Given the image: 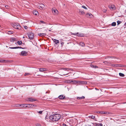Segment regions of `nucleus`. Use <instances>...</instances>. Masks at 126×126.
<instances>
[{
  "instance_id": "obj_1",
  "label": "nucleus",
  "mask_w": 126,
  "mask_h": 126,
  "mask_svg": "<svg viewBox=\"0 0 126 126\" xmlns=\"http://www.w3.org/2000/svg\"><path fill=\"white\" fill-rule=\"evenodd\" d=\"M61 116L60 114H55L51 115L49 117V119L53 121H58L61 118Z\"/></svg>"
},
{
  "instance_id": "obj_2",
  "label": "nucleus",
  "mask_w": 126,
  "mask_h": 126,
  "mask_svg": "<svg viewBox=\"0 0 126 126\" xmlns=\"http://www.w3.org/2000/svg\"><path fill=\"white\" fill-rule=\"evenodd\" d=\"M12 26L14 28L19 30H20L21 29V27L18 23H14L12 25Z\"/></svg>"
},
{
  "instance_id": "obj_3",
  "label": "nucleus",
  "mask_w": 126,
  "mask_h": 126,
  "mask_svg": "<svg viewBox=\"0 0 126 126\" xmlns=\"http://www.w3.org/2000/svg\"><path fill=\"white\" fill-rule=\"evenodd\" d=\"M28 37L30 39H33L34 38V33L32 32H29L27 34Z\"/></svg>"
},
{
  "instance_id": "obj_4",
  "label": "nucleus",
  "mask_w": 126,
  "mask_h": 126,
  "mask_svg": "<svg viewBox=\"0 0 126 126\" xmlns=\"http://www.w3.org/2000/svg\"><path fill=\"white\" fill-rule=\"evenodd\" d=\"M26 101L27 102H33L36 100L32 97H30L26 98L25 99Z\"/></svg>"
},
{
  "instance_id": "obj_5",
  "label": "nucleus",
  "mask_w": 126,
  "mask_h": 126,
  "mask_svg": "<svg viewBox=\"0 0 126 126\" xmlns=\"http://www.w3.org/2000/svg\"><path fill=\"white\" fill-rule=\"evenodd\" d=\"M27 52L25 51H22L21 52V53L20 54V55L22 56H26L27 55Z\"/></svg>"
},
{
  "instance_id": "obj_6",
  "label": "nucleus",
  "mask_w": 126,
  "mask_h": 126,
  "mask_svg": "<svg viewBox=\"0 0 126 126\" xmlns=\"http://www.w3.org/2000/svg\"><path fill=\"white\" fill-rule=\"evenodd\" d=\"M74 35H76L77 36L79 37H83L84 36V35L82 33L77 32L76 34L73 33L72 34Z\"/></svg>"
},
{
  "instance_id": "obj_7",
  "label": "nucleus",
  "mask_w": 126,
  "mask_h": 126,
  "mask_svg": "<svg viewBox=\"0 0 126 126\" xmlns=\"http://www.w3.org/2000/svg\"><path fill=\"white\" fill-rule=\"evenodd\" d=\"M109 7L110 9H111V10L115 9V5H110L109 6Z\"/></svg>"
},
{
  "instance_id": "obj_8",
  "label": "nucleus",
  "mask_w": 126,
  "mask_h": 126,
  "mask_svg": "<svg viewBox=\"0 0 126 126\" xmlns=\"http://www.w3.org/2000/svg\"><path fill=\"white\" fill-rule=\"evenodd\" d=\"M45 6L42 3L40 4L38 7L40 8V9H42L44 8Z\"/></svg>"
},
{
  "instance_id": "obj_9",
  "label": "nucleus",
  "mask_w": 126,
  "mask_h": 126,
  "mask_svg": "<svg viewBox=\"0 0 126 126\" xmlns=\"http://www.w3.org/2000/svg\"><path fill=\"white\" fill-rule=\"evenodd\" d=\"M9 48L10 49H17V48H21L22 49H24L25 48H23L20 47H9Z\"/></svg>"
},
{
  "instance_id": "obj_10",
  "label": "nucleus",
  "mask_w": 126,
  "mask_h": 126,
  "mask_svg": "<svg viewBox=\"0 0 126 126\" xmlns=\"http://www.w3.org/2000/svg\"><path fill=\"white\" fill-rule=\"evenodd\" d=\"M52 40H53V42L55 43V44L58 45L59 43L60 42L59 40L55 39H52Z\"/></svg>"
},
{
  "instance_id": "obj_11",
  "label": "nucleus",
  "mask_w": 126,
  "mask_h": 126,
  "mask_svg": "<svg viewBox=\"0 0 126 126\" xmlns=\"http://www.w3.org/2000/svg\"><path fill=\"white\" fill-rule=\"evenodd\" d=\"M88 117L90 118L93 119L95 121H96V118H95V116L93 115L90 116H89Z\"/></svg>"
},
{
  "instance_id": "obj_12",
  "label": "nucleus",
  "mask_w": 126,
  "mask_h": 126,
  "mask_svg": "<svg viewBox=\"0 0 126 126\" xmlns=\"http://www.w3.org/2000/svg\"><path fill=\"white\" fill-rule=\"evenodd\" d=\"M52 11L53 13L55 14H57L58 13V11L56 9L52 8Z\"/></svg>"
},
{
  "instance_id": "obj_13",
  "label": "nucleus",
  "mask_w": 126,
  "mask_h": 126,
  "mask_svg": "<svg viewBox=\"0 0 126 126\" xmlns=\"http://www.w3.org/2000/svg\"><path fill=\"white\" fill-rule=\"evenodd\" d=\"M58 97L60 99H64L65 97L64 95H60Z\"/></svg>"
},
{
  "instance_id": "obj_14",
  "label": "nucleus",
  "mask_w": 126,
  "mask_h": 126,
  "mask_svg": "<svg viewBox=\"0 0 126 126\" xmlns=\"http://www.w3.org/2000/svg\"><path fill=\"white\" fill-rule=\"evenodd\" d=\"M38 35L40 37H43V36H45V35H46V33H38Z\"/></svg>"
},
{
  "instance_id": "obj_15",
  "label": "nucleus",
  "mask_w": 126,
  "mask_h": 126,
  "mask_svg": "<svg viewBox=\"0 0 126 126\" xmlns=\"http://www.w3.org/2000/svg\"><path fill=\"white\" fill-rule=\"evenodd\" d=\"M87 82L85 81H81L80 82V85H82L85 84H87Z\"/></svg>"
},
{
  "instance_id": "obj_16",
  "label": "nucleus",
  "mask_w": 126,
  "mask_h": 126,
  "mask_svg": "<svg viewBox=\"0 0 126 126\" xmlns=\"http://www.w3.org/2000/svg\"><path fill=\"white\" fill-rule=\"evenodd\" d=\"M47 70V69L44 68H41L39 69V71L40 72H43Z\"/></svg>"
},
{
  "instance_id": "obj_17",
  "label": "nucleus",
  "mask_w": 126,
  "mask_h": 126,
  "mask_svg": "<svg viewBox=\"0 0 126 126\" xmlns=\"http://www.w3.org/2000/svg\"><path fill=\"white\" fill-rule=\"evenodd\" d=\"M16 38H11L10 39V41L11 42H13L16 40Z\"/></svg>"
},
{
  "instance_id": "obj_18",
  "label": "nucleus",
  "mask_w": 126,
  "mask_h": 126,
  "mask_svg": "<svg viewBox=\"0 0 126 126\" xmlns=\"http://www.w3.org/2000/svg\"><path fill=\"white\" fill-rule=\"evenodd\" d=\"M79 13H80L82 15H83L85 14L84 11L82 10L81 9H79Z\"/></svg>"
},
{
  "instance_id": "obj_19",
  "label": "nucleus",
  "mask_w": 126,
  "mask_h": 126,
  "mask_svg": "<svg viewBox=\"0 0 126 126\" xmlns=\"http://www.w3.org/2000/svg\"><path fill=\"white\" fill-rule=\"evenodd\" d=\"M85 98V97L83 96H82L81 97H77V98L79 100H80L81 99H84Z\"/></svg>"
},
{
  "instance_id": "obj_20",
  "label": "nucleus",
  "mask_w": 126,
  "mask_h": 126,
  "mask_svg": "<svg viewBox=\"0 0 126 126\" xmlns=\"http://www.w3.org/2000/svg\"><path fill=\"white\" fill-rule=\"evenodd\" d=\"M79 45L80 46L82 47H84L85 46L84 44L82 42H81L80 43Z\"/></svg>"
},
{
  "instance_id": "obj_21",
  "label": "nucleus",
  "mask_w": 126,
  "mask_h": 126,
  "mask_svg": "<svg viewBox=\"0 0 126 126\" xmlns=\"http://www.w3.org/2000/svg\"><path fill=\"white\" fill-rule=\"evenodd\" d=\"M33 14L36 15L38 13V12L37 11H34L33 12Z\"/></svg>"
},
{
  "instance_id": "obj_22",
  "label": "nucleus",
  "mask_w": 126,
  "mask_h": 126,
  "mask_svg": "<svg viewBox=\"0 0 126 126\" xmlns=\"http://www.w3.org/2000/svg\"><path fill=\"white\" fill-rule=\"evenodd\" d=\"M103 112H104V111H96L95 113H98L102 114H103Z\"/></svg>"
},
{
  "instance_id": "obj_23",
  "label": "nucleus",
  "mask_w": 126,
  "mask_h": 126,
  "mask_svg": "<svg viewBox=\"0 0 126 126\" xmlns=\"http://www.w3.org/2000/svg\"><path fill=\"white\" fill-rule=\"evenodd\" d=\"M110 112H106V111H104L103 112V114H110Z\"/></svg>"
},
{
  "instance_id": "obj_24",
  "label": "nucleus",
  "mask_w": 126,
  "mask_h": 126,
  "mask_svg": "<svg viewBox=\"0 0 126 126\" xmlns=\"http://www.w3.org/2000/svg\"><path fill=\"white\" fill-rule=\"evenodd\" d=\"M91 15H92V14H91L88 13L86 15V16L87 17H90V16Z\"/></svg>"
},
{
  "instance_id": "obj_25",
  "label": "nucleus",
  "mask_w": 126,
  "mask_h": 126,
  "mask_svg": "<svg viewBox=\"0 0 126 126\" xmlns=\"http://www.w3.org/2000/svg\"><path fill=\"white\" fill-rule=\"evenodd\" d=\"M119 76L121 77H123L124 76V75L122 73H120L119 74Z\"/></svg>"
},
{
  "instance_id": "obj_26",
  "label": "nucleus",
  "mask_w": 126,
  "mask_h": 126,
  "mask_svg": "<svg viewBox=\"0 0 126 126\" xmlns=\"http://www.w3.org/2000/svg\"><path fill=\"white\" fill-rule=\"evenodd\" d=\"M31 107L33 108V107H37V106L36 105L31 104Z\"/></svg>"
},
{
  "instance_id": "obj_27",
  "label": "nucleus",
  "mask_w": 126,
  "mask_h": 126,
  "mask_svg": "<svg viewBox=\"0 0 126 126\" xmlns=\"http://www.w3.org/2000/svg\"><path fill=\"white\" fill-rule=\"evenodd\" d=\"M91 67H93V68H98V67L96 65H91Z\"/></svg>"
},
{
  "instance_id": "obj_28",
  "label": "nucleus",
  "mask_w": 126,
  "mask_h": 126,
  "mask_svg": "<svg viewBox=\"0 0 126 126\" xmlns=\"http://www.w3.org/2000/svg\"><path fill=\"white\" fill-rule=\"evenodd\" d=\"M116 25V23L115 22H114L112 23L111 24V25L112 26H115Z\"/></svg>"
},
{
  "instance_id": "obj_29",
  "label": "nucleus",
  "mask_w": 126,
  "mask_h": 126,
  "mask_svg": "<svg viewBox=\"0 0 126 126\" xmlns=\"http://www.w3.org/2000/svg\"><path fill=\"white\" fill-rule=\"evenodd\" d=\"M17 43L18 45H20L22 44V42L21 41H18L17 42Z\"/></svg>"
},
{
  "instance_id": "obj_30",
  "label": "nucleus",
  "mask_w": 126,
  "mask_h": 126,
  "mask_svg": "<svg viewBox=\"0 0 126 126\" xmlns=\"http://www.w3.org/2000/svg\"><path fill=\"white\" fill-rule=\"evenodd\" d=\"M71 82H72V83L74 84H77V82L76 81V80H71Z\"/></svg>"
},
{
  "instance_id": "obj_31",
  "label": "nucleus",
  "mask_w": 126,
  "mask_h": 126,
  "mask_svg": "<svg viewBox=\"0 0 126 126\" xmlns=\"http://www.w3.org/2000/svg\"><path fill=\"white\" fill-rule=\"evenodd\" d=\"M117 25H118L119 24H120V23H121L122 22L121 21H119V20H118L117 21Z\"/></svg>"
},
{
  "instance_id": "obj_32",
  "label": "nucleus",
  "mask_w": 126,
  "mask_h": 126,
  "mask_svg": "<svg viewBox=\"0 0 126 126\" xmlns=\"http://www.w3.org/2000/svg\"><path fill=\"white\" fill-rule=\"evenodd\" d=\"M19 106L21 108L23 107H24V105H23V104H20L19 105Z\"/></svg>"
},
{
  "instance_id": "obj_33",
  "label": "nucleus",
  "mask_w": 126,
  "mask_h": 126,
  "mask_svg": "<svg viewBox=\"0 0 126 126\" xmlns=\"http://www.w3.org/2000/svg\"><path fill=\"white\" fill-rule=\"evenodd\" d=\"M27 107L31 108V104H27Z\"/></svg>"
},
{
  "instance_id": "obj_34",
  "label": "nucleus",
  "mask_w": 126,
  "mask_h": 126,
  "mask_svg": "<svg viewBox=\"0 0 126 126\" xmlns=\"http://www.w3.org/2000/svg\"><path fill=\"white\" fill-rule=\"evenodd\" d=\"M121 65L120 64H115V66L116 67H122L121 66Z\"/></svg>"
},
{
  "instance_id": "obj_35",
  "label": "nucleus",
  "mask_w": 126,
  "mask_h": 126,
  "mask_svg": "<svg viewBox=\"0 0 126 126\" xmlns=\"http://www.w3.org/2000/svg\"><path fill=\"white\" fill-rule=\"evenodd\" d=\"M71 80H67L66 81V82L67 83H70L71 82Z\"/></svg>"
},
{
  "instance_id": "obj_36",
  "label": "nucleus",
  "mask_w": 126,
  "mask_h": 126,
  "mask_svg": "<svg viewBox=\"0 0 126 126\" xmlns=\"http://www.w3.org/2000/svg\"><path fill=\"white\" fill-rule=\"evenodd\" d=\"M97 124H98L99 125V126H103L102 124L101 123Z\"/></svg>"
},
{
  "instance_id": "obj_37",
  "label": "nucleus",
  "mask_w": 126,
  "mask_h": 126,
  "mask_svg": "<svg viewBox=\"0 0 126 126\" xmlns=\"http://www.w3.org/2000/svg\"><path fill=\"white\" fill-rule=\"evenodd\" d=\"M82 7L83 8H84V9H87V8L85 6H84L83 5V6H82Z\"/></svg>"
},
{
  "instance_id": "obj_38",
  "label": "nucleus",
  "mask_w": 126,
  "mask_h": 126,
  "mask_svg": "<svg viewBox=\"0 0 126 126\" xmlns=\"http://www.w3.org/2000/svg\"><path fill=\"white\" fill-rule=\"evenodd\" d=\"M81 81H76L77 82V83L78 84H79V85H80V82Z\"/></svg>"
},
{
  "instance_id": "obj_39",
  "label": "nucleus",
  "mask_w": 126,
  "mask_h": 126,
  "mask_svg": "<svg viewBox=\"0 0 126 126\" xmlns=\"http://www.w3.org/2000/svg\"><path fill=\"white\" fill-rule=\"evenodd\" d=\"M12 31H9L8 32V33L9 34H11L12 33Z\"/></svg>"
},
{
  "instance_id": "obj_40",
  "label": "nucleus",
  "mask_w": 126,
  "mask_h": 126,
  "mask_svg": "<svg viewBox=\"0 0 126 126\" xmlns=\"http://www.w3.org/2000/svg\"><path fill=\"white\" fill-rule=\"evenodd\" d=\"M109 58H115L113 56H109V57H108Z\"/></svg>"
},
{
  "instance_id": "obj_41",
  "label": "nucleus",
  "mask_w": 126,
  "mask_h": 126,
  "mask_svg": "<svg viewBox=\"0 0 126 126\" xmlns=\"http://www.w3.org/2000/svg\"><path fill=\"white\" fill-rule=\"evenodd\" d=\"M69 69L67 68H63V69L65 71L67 70L68 69Z\"/></svg>"
},
{
  "instance_id": "obj_42",
  "label": "nucleus",
  "mask_w": 126,
  "mask_h": 126,
  "mask_svg": "<svg viewBox=\"0 0 126 126\" xmlns=\"http://www.w3.org/2000/svg\"><path fill=\"white\" fill-rule=\"evenodd\" d=\"M23 105H24V107H24V108L27 107V104H23Z\"/></svg>"
},
{
  "instance_id": "obj_43",
  "label": "nucleus",
  "mask_w": 126,
  "mask_h": 126,
  "mask_svg": "<svg viewBox=\"0 0 126 126\" xmlns=\"http://www.w3.org/2000/svg\"><path fill=\"white\" fill-rule=\"evenodd\" d=\"M42 112L43 111H39L38 112V113L39 114H41L42 113Z\"/></svg>"
},
{
  "instance_id": "obj_44",
  "label": "nucleus",
  "mask_w": 126,
  "mask_h": 126,
  "mask_svg": "<svg viewBox=\"0 0 126 126\" xmlns=\"http://www.w3.org/2000/svg\"><path fill=\"white\" fill-rule=\"evenodd\" d=\"M36 126H41V125L39 124H37L36 125Z\"/></svg>"
},
{
  "instance_id": "obj_45",
  "label": "nucleus",
  "mask_w": 126,
  "mask_h": 126,
  "mask_svg": "<svg viewBox=\"0 0 126 126\" xmlns=\"http://www.w3.org/2000/svg\"><path fill=\"white\" fill-rule=\"evenodd\" d=\"M29 74H30L29 73H25L24 75L25 76H26V75H29Z\"/></svg>"
},
{
  "instance_id": "obj_46",
  "label": "nucleus",
  "mask_w": 126,
  "mask_h": 126,
  "mask_svg": "<svg viewBox=\"0 0 126 126\" xmlns=\"http://www.w3.org/2000/svg\"><path fill=\"white\" fill-rule=\"evenodd\" d=\"M111 66L113 67L115 66V64H111Z\"/></svg>"
},
{
  "instance_id": "obj_47",
  "label": "nucleus",
  "mask_w": 126,
  "mask_h": 126,
  "mask_svg": "<svg viewBox=\"0 0 126 126\" xmlns=\"http://www.w3.org/2000/svg\"><path fill=\"white\" fill-rule=\"evenodd\" d=\"M103 11L105 13L106 12L107 10L106 9H104L103 10Z\"/></svg>"
},
{
  "instance_id": "obj_48",
  "label": "nucleus",
  "mask_w": 126,
  "mask_h": 126,
  "mask_svg": "<svg viewBox=\"0 0 126 126\" xmlns=\"http://www.w3.org/2000/svg\"><path fill=\"white\" fill-rule=\"evenodd\" d=\"M62 126H68L67 125H66L65 124H63L62 125Z\"/></svg>"
},
{
  "instance_id": "obj_49",
  "label": "nucleus",
  "mask_w": 126,
  "mask_h": 126,
  "mask_svg": "<svg viewBox=\"0 0 126 126\" xmlns=\"http://www.w3.org/2000/svg\"><path fill=\"white\" fill-rule=\"evenodd\" d=\"M60 42H61V45L63 46V44H64V43L62 42H61V41Z\"/></svg>"
},
{
  "instance_id": "obj_50",
  "label": "nucleus",
  "mask_w": 126,
  "mask_h": 126,
  "mask_svg": "<svg viewBox=\"0 0 126 126\" xmlns=\"http://www.w3.org/2000/svg\"><path fill=\"white\" fill-rule=\"evenodd\" d=\"M40 22H41V23H45V22L43 21H40Z\"/></svg>"
},
{
  "instance_id": "obj_51",
  "label": "nucleus",
  "mask_w": 126,
  "mask_h": 126,
  "mask_svg": "<svg viewBox=\"0 0 126 126\" xmlns=\"http://www.w3.org/2000/svg\"><path fill=\"white\" fill-rule=\"evenodd\" d=\"M5 61V60H3L2 61H0V62H2V63H4V62Z\"/></svg>"
},
{
  "instance_id": "obj_52",
  "label": "nucleus",
  "mask_w": 126,
  "mask_h": 126,
  "mask_svg": "<svg viewBox=\"0 0 126 126\" xmlns=\"http://www.w3.org/2000/svg\"><path fill=\"white\" fill-rule=\"evenodd\" d=\"M24 28L25 29H27V26H24Z\"/></svg>"
},
{
  "instance_id": "obj_53",
  "label": "nucleus",
  "mask_w": 126,
  "mask_h": 126,
  "mask_svg": "<svg viewBox=\"0 0 126 126\" xmlns=\"http://www.w3.org/2000/svg\"><path fill=\"white\" fill-rule=\"evenodd\" d=\"M48 115H46V119H48Z\"/></svg>"
},
{
  "instance_id": "obj_54",
  "label": "nucleus",
  "mask_w": 126,
  "mask_h": 126,
  "mask_svg": "<svg viewBox=\"0 0 126 126\" xmlns=\"http://www.w3.org/2000/svg\"><path fill=\"white\" fill-rule=\"evenodd\" d=\"M49 93H50V92H47L46 93V94H49Z\"/></svg>"
},
{
  "instance_id": "obj_55",
  "label": "nucleus",
  "mask_w": 126,
  "mask_h": 126,
  "mask_svg": "<svg viewBox=\"0 0 126 126\" xmlns=\"http://www.w3.org/2000/svg\"><path fill=\"white\" fill-rule=\"evenodd\" d=\"M19 105H17L16 106V107H20V106H19Z\"/></svg>"
},
{
  "instance_id": "obj_56",
  "label": "nucleus",
  "mask_w": 126,
  "mask_h": 126,
  "mask_svg": "<svg viewBox=\"0 0 126 126\" xmlns=\"http://www.w3.org/2000/svg\"><path fill=\"white\" fill-rule=\"evenodd\" d=\"M109 57V56H107V57H106V58H105V59H108V58H109V57Z\"/></svg>"
},
{
  "instance_id": "obj_57",
  "label": "nucleus",
  "mask_w": 126,
  "mask_h": 126,
  "mask_svg": "<svg viewBox=\"0 0 126 126\" xmlns=\"http://www.w3.org/2000/svg\"><path fill=\"white\" fill-rule=\"evenodd\" d=\"M107 63V62H106V61H105V62H104V63L105 64H106V63Z\"/></svg>"
},
{
  "instance_id": "obj_58",
  "label": "nucleus",
  "mask_w": 126,
  "mask_h": 126,
  "mask_svg": "<svg viewBox=\"0 0 126 126\" xmlns=\"http://www.w3.org/2000/svg\"><path fill=\"white\" fill-rule=\"evenodd\" d=\"M124 26H126V22L124 24Z\"/></svg>"
},
{
  "instance_id": "obj_59",
  "label": "nucleus",
  "mask_w": 126,
  "mask_h": 126,
  "mask_svg": "<svg viewBox=\"0 0 126 126\" xmlns=\"http://www.w3.org/2000/svg\"><path fill=\"white\" fill-rule=\"evenodd\" d=\"M95 126H99V125L98 124H96Z\"/></svg>"
},
{
  "instance_id": "obj_60",
  "label": "nucleus",
  "mask_w": 126,
  "mask_h": 126,
  "mask_svg": "<svg viewBox=\"0 0 126 126\" xmlns=\"http://www.w3.org/2000/svg\"><path fill=\"white\" fill-rule=\"evenodd\" d=\"M68 74H63V75H64V76H65L66 75H67Z\"/></svg>"
},
{
  "instance_id": "obj_61",
  "label": "nucleus",
  "mask_w": 126,
  "mask_h": 126,
  "mask_svg": "<svg viewBox=\"0 0 126 126\" xmlns=\"http://www.w3.org/2000/svg\"><path fill=\"white\" fill-rule=\"evenodd\" d=\"M95 89L96 90H98L96 88H95Z\"/></svg>"
},
{
  "instance_id": "obj_62",
  "label": "nucleus",
  "mask_w": 126,
  "mask_h": 126,
  "mask_svg": "<svg viewBox=\"0 0 126 126\" xmlns=\"http://www.w3.org/2000/svg\"><path fill=\"white\" fill-rule=\"evenodd\" d=\"M37 76H39V75H37Z\"/></svg>"
}]
</instances>
